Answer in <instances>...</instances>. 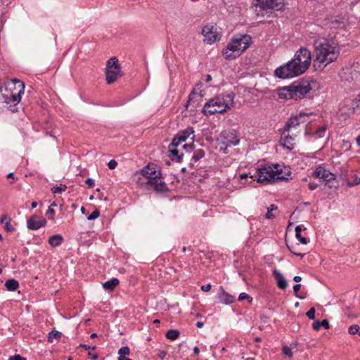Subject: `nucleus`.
I'll return each mask as SVG.
<instances>
[{
    "label": "nucleus",
    "mask_w": 360,
    "mask_h": 360,
    "mask_svg": "<svg viewBox=\"0 0 360 360\" xmlns=\"http://www.w3.org/2000/svg\"><path fill=\"white\" fill-rule=\"evenodd\" d=\"M311 62V51L307 48L302 47L296 51L291 60L276 69L275 75L282 79L298 76L306 72Z\"/></svg>",
    "instance_id": "obj_1"
},
{
    "label": "nucleus",
    "mask_w": 360,
    "mask_h": 360,
    "mask_svg": "<svg viewBox=\"0 0 360 360\" xmlns=\"http://www.w3.org/2000/svg\"><path fill=\"white\" fill-rule=\"evenodd\" d=\"M314 63H319L325 68L327 65L335 61L340 55V47L335 41L321 39L314 41Z\"/></svg>",
    "instance_id": "obj_2"
},
{
    "label": "nucleus",
    "mask_w": 360,
    "mask_h": 360,
    "mask_svg": "<svg viewBox=\"0 0 360 360\" xmlns=\"http://www.w3.org/2000/svg\"><path fill=\"white\" fill-rule=\"evenodd\" d=\"M317 86V82L309 79L295 81L291 85L281 88L278 96L284 99H302L309 97L310 91Z\"/></svg>",
    "instance_id": "obj_3"
},
{
    "label": "nucleus",
    "mask_w": 360,
    "mask_h": 360,
    "mask_svg": "<svg viewBox=\"0 0 360 360\" xmlns=\"http://www.w3.org/2000/svg\"><path fill=\"white\" fill-rule=\"evenodd\" d=\"M24 84L17 79L7 82L0 87V103L4 107L15 106L21 100V94L24 93Z\"/></svg>",
    "instance_id": "obj_4"
},
{
    "label": "nucleus",
    "mask_w": 360,
    "mask_h": 360,
    "mask_svg": "<svg viewBox=\"0 0 360 360\" xmlns=\"http://www.w3.org/2000/svg\"><path fill=\"white\" fill-rule=\"evenodd\" d=\"M233 94L218 95L205 103L202 112L206 115L224 113L233 105Z\"/></svg>",
    "instance_id": "obj_5"
},
{
    "label": "nucleus",
    "mask_w": 360,
    "mask_h": 360,
    "mask_svg": "<svg viewBox=\"0 0 360 360\" xmlns=\"http://www.w3.org/2000/svg\"><path fill=\"white\" fill-rule=\"evenodd\" d=\"M251 41V37L248 34L233 37L222 52L224 58L232 60L238 57L249 47Z\"/></svg>",
    "instance_id": "obj_6"
},
{
    "label": "nucleus",
    "mask_w": 360,
    "mask_h": 360,
    "mask_svg": "<svg viewBox=\"0 0 360 360\" xmlns=\"http://www.w3.org/2000/svg\"><path fill=\"white\" fill-rule=\"evenodd\" d=\"M264 166L258 169L257 180L259 183H274L281 180H288V178L282 174V169L279 165Z\"/></svg>",
    "instance_id": "obj_7"
},
{
    "label": "nucleus",
    "mask_w": 360,
    "mask_h": 360,
    "mask_svg": "<svg viewBox=\"0 0 360 360\" xmlns=\"http://www.w3.org/2000/svg\"><path fill=\"white\" fill-rule=\"evenodd\" d=\"M217 141L220 146L219 151L227 154L229 153V147L239 144V134L235 129L224 130L220 133L219 137L217 139Z\"/></svg>",
    "instance_id": "obj_8"
},
{
    "label": "nucleus",
    "mask_w": 360,
    "mask_h": 360,
    "mask_svg": "<svg viewBox=\"0 0 360 360\" xmlns=\"http://www.w3.org/2000/svg\"><path fill=\"white\" fill-rule=\"evenodd\" d=\"M122 76L120 65L116 57L110 58L106 63L105 79L108 84L115 82L119 77Z\"/></svg>",
    "instance_id": "obj_9"
},
{
    "label": "nucleus",
    "mask_w": 360,
    "mask_h": 360,
    "mask_svg": "<svg viewBox=\"0 0 360 360\" xmlns=\"http://www.w3.org/2000/svg\"><path fill=\"white\" fill-rule=\"evenodd\" d=\"M194 130L193 127H187L184 130H181L179 131L173 139V145H175L176 143L181 144L183 142L186 141L190 136L191 140L193 142L195 139ZM182 148L188 150V149L191 150L193 148V143H191L190 144H184Z\"/></svg>",
    "instance_id": "obj_10"
},
{
    "label": "nucleus",
    "mask_w": 360,
    "mask_h": 360,
    "mask_svg": "<svg viewBox=\"0 0 360 360\" xmlns=\"http://www.w3.org/2000/svg\"><path fill=\"white\" fill-rule=\"evenodd\" d=\"M141 174L147 179L146 184L148 185L152 181H155L156 179L161 178V172L156 170L153 165H148L141 170Z\"/></svg>",
    "instance_id": "obj_11"
},
{
    "label": "nucleus",
    "mask_w": 360,
    "mask_h": 360,
    "mask_svg": "<svg viewBox=\"0 0 360 360\" xmlns=\"http://www.w3.org/2000/svg\"><path fill=\"white\" fill-rule=\"evenodd\" d=\"M314 178L321 179L326 182H331L335 180L336 176L326 169L324 167L318 166L312 174Z\"/></svg>",
    "instance_id": "obj_12"
},
{
    "label": "nucleus",
    "mask_w": 360,
    "mask_h": 360,
    "mask_svg": "<svg viewBox=\"0 0 360 360\" xmlns=\"http://www.w3.org/2000/svg\"><path fill=\"white\" fill-rule=\"evenodd\" d=\"M262 9L279 11L284 6V0H257Z\"/></svg>",
    "instance_id": "obj_13"
},
{
    "label": "nucleus",
    "mask_w": 360,
    "mask_h": 360,
    "mask_svg": "<svg viewBox=\"0 0 360 360\" xmlns=\"http://www.w3.org/2000/svg\"><path fill=\"white\" fill-rule=\"evenodd\" d=\"M202 33L205 36V40H207L210 44H212L220 39V35L217 32L214 26H205L202 28Z\"/></svg>",
    "instance_id": "obj_14"
},
{
    "label": "nucleus",
    "mask_w": 360,
    "mask_h": 360,
    "mask_svg": "<svg viewBox=\"0 0 360 360\" xmlns=\"http://www.w3.org/2000/svg\"><path fill=\"white\" fill-rule=\"evenodd\" d=\"M307 117L308 115L302 112L300 113L298 115L290 117L284 127V131H289L292 127H295L300 123L307 122L306 118Z\"/></svg>",
    "instance_id": "obj_15"
},
{
    "label": "nucleus",
    "mask_w": 360,
    "mask_h": 360,
    "mask_svg": "<svg viewBox=\"0 0 360 360\" xmlns=\"http://www.w3.org/2000/svg\"><path fill=\"white\" fill-rule=\"evenodd\" d=\"M46 220L45 219H39V217L34 215L27 221V228L30 230H38L41 227L45 226Z\"/></svg>",
    "instance_id": "obj_16"
},
{
    "label": "nucleus",
    "mask_w": 360,
    "mask_h": 360,
    "mask_svg": "<svg viewBox=\"0 0 360 360\" xmlns=\"http://www.w3.org/2000/svg\"><path fill=\"white\" fill-rule=\"evenodd\" d=\"M217 297L219 303L224 304H230L235 301V297L226 292L222 287L219 288Z\"/></svg>",
    "instance_id": "obj_17"
},
{
    "label": "nucleus",
    "mask_w": 360,
    "mask_h": 360,
    "mask_svg": "<svg viewBox=\"0 0 360 360\" xmlns=\"http://www.w3.org/2000/svg\"><path fill=\"white\" fill-rule=\"evenodd\" d=\"M294 139L289 134H285V132L282 134L280 139V143L282 146L291 150L294 148Z\"/></svg>",
    "instance_id": "obj_18"
},
{
    "label": "nucleus",
    "mask_w": 360,
    "mask_h": 360,
    "mask_svg": "<svg viewBox=\"0 0 360 360\" xmlns=\"http://www.w3.org/2000/svg\"><path fill=\"white\" fill-rule=\"evenodd\" d=\"M180 144L176 143L175 145H173V141L169 146V152L175 158H172V160H176L178 162H180L183 158V154H179V150L177 149V147Z\"/></svg>",
    "instance_id": "obj_19"
},
{
    "label": "nucleus",
    "mask_w": 360,
    "mask_h": 360,
    "mask_svg": "<svg viewBox=\"0 0 360 360\" xmlns=\"http://www.w3.org/2000/svg\"><path fill=\"white\" fill-rule=\"evenodd\" d=\"M159 179H156L155 181H152L148 184V188L153 187V189L157 192H165L167 191V186L166 184L162 181H158Z\"/></svg>",
    "instance_id": "obj_20"
},
{
    "label": "nucleus",
    "mask_w": 360,
    "mask_h": 360,
    "mask_svg": "<svg viewBox=\"0 0 360 360\" xmlns=\"http://www.w3.org/2000/svg\"><path fill=\"white\" fill-rule=\"evenodd\" d=\"M274 275L277 281L278 287L281 290H285L287 288V282L281 273L279 271L274 270Z\"/></svg>",
    "instance_id": "obj_21"
},
{
    "label": "nucleus",
    "mask_w": 360,
    "mask_h": 360,
    "mask_svg": "<svg viewBox=\"0 0 360 360\" xmlns=\"http://www.w3.org/2000/svg\"><path fill=\"white\" fill-rule=\"evenodd\" d=\"M63 241V238L60 234L53 235L49 239V245L53 248L59 246Z\"/></svg>",
    "instance_id": "obj_22"
},
{
    "label": "nucleus",
    "mask_w": 360,
    "mask_h": 360,
    "mask_svg": "<svg viewBox=\"0 0 360 360\" xmlns=\"http://www.w3.org/2000/svg\"><path fill=\"white\" fill-rule=\"evenodd\" d=\"M118 284L119 280L117 278H113L109 281H105L103 284V287L104 289L111 291L113 290Z\"/></svg>",
    "instance_id": "obj_23"
},
{
    "label": "nucleus",
    "mask_w": 360,
    "mask_h": 360,
    "mask_svg": "<svg viewBox=\"0 0 360 360\" xmlns=\"http://www.w3.org/2000/svg\"><path fill=\"white\" fill-rule=\"evenodd\" d=\"M5 287L8 291H15L19 287V283L18 281L14 278L8 279L5 282Z\"/></svg>",
    "instance_id": "obj_24"
},
{
    "label": "nucleus",
    "mask_w": 360,
    "mask_h": 360,
    "mask_svg": "<svg viewBox=\"0 0 360 360\" xmlns=\"http://www.w3.org/2000/svg\"><path fill=\"white\" fill-rule=\"evenodd\" d=\"M321 326H323L326 329H328L330 327L329 323L326 319H323L321 321H315L312 323V328L314 330H319L320 329Z\"/></svg>",
    "instance_id": "obj_25"
},
{
    "label": "nucleus",
    "mask_w": 360,
    "mask_h": 360,
    "mask_svg": "<svg viewBox=\"0 0 360 360\" xmlns=\"http://www.w3.org/2000/svg\"><path fill=\"white\" fill-rule=\"evenodd\" d=\"M301 226H297L295 227V236L302 244L307 245L309 242V240L301 235Z\"/></svg>",
    "instance_id": "obj_26"
},
{
    "label": "nucleus",
    "mask_w": 360,
    "mask_h": 360,
    "mask_svg": "<svg viewBox=\"0 0 360 360\" xmlns=\"http://www.w3.org/2000/svg\"><path fill=\"white\" fill-rule=\"evenodd\" d=\"M205 155V152L204 150H202L201 148L197 149L193 153V155L192 156V160H193L194 162H198L200 159L204 158Z\"/></svg>",
    "instance_id": "obj_27"
},
{
    "label": "nucleus",
    "mask_w": 360,
    "mask_h": 360,
    "mask_svg": "<svg viewBox=\"0 0 360 360\" xmlns=\"http://www.w3.org/2000/svg\"><path fill=\"white\" fill-rule=\"evenodd\" d=\"M179 335L180 333L179 330L171 329L166 333L165 336L167 339L170 340H175L179 337Z\"/></svg>",
    "instance_id": "obj_28"
},
{
    "label": "nucleus",
    "mask_w": 360,
    "mask_h": 360,
    "mask_svg": "<svg viewBox=\"0 0 360 360\" xmlns=\"http://www.w3.org/2000/svg\"><path fill=\"white\" fill-rule=\"evenodd\" d=\"M299 244H296L295 245H287L288 250L294 255H297V256H299L300 257H304V256L305 255V253H302L300 252H298L297 251V249L299 248Z\"/></svg>",
    "instance_id": "obj_29"
},
{
    "label": "nucleus",
    "mask_w": 360,
    "mask_h": 360,
    "mask_svg": "<svg viewBox=\"0 0 360 360\" xmlns=\"http://www.w3.org/2000/svg\"><path fill=\"white\" fill-rule=\"evenodd\" d=\"M61 333L57 330H51L48 337V341L52 342L53 339L59 340L61 338Z\"/></svg>",
    "instance_id": "obj_30"
},
{
    "label": "nucleus",
    "mask_w": 360,
    "mask_h": 360,
    "mask_svg": "<svg viewBox=\"0 0 360 360\" xmlns=\"http://www.w3.org/2000/svg\"><path fill=\"white\" fill-rule=\"evenodd\" d=\"M277 208L278 207H277V206L276 205H274V204L271 205L270 207L267 208V212L266 214V219H274L276 217V216L274 214H272V212L274 210H277Z\"/></svg>",
    "instance_id": "obj_31"
},
{
    "label": "nucleus",
    "mask_w": 360,
    "mask_h": 360,
    "mask_svg": "<svg viewBox=\"0 0 360 360\" xmlns=\"http://www.w3.org/2000/svg\"><path fill=\"white\" fill-rule=\"evenodd\" d=\"M355 108H360V94L355 98L354 101H352V108L349 109V113H354L355 111Z\"/></svg>",
    "instance_id": "obj_32"
},
{
    "label": "nucleus",
    "mask_w": 360,
    "mask_h": 360,
    "mask_svg": "<svg viewBox=\"0 0 360 360\" xmlns=\"http://www.w3.org/2000/svg\"><path fill=\"white\" fill-rule=\"evenodd\" d=\"M67 188V186L65 184H60L59 186H53L51 188V191L53 193H60L63 191H65Z\"/></svg>",
    "instance_id": "obj_33"
},
{
    "label": "nucleus",
    "mask_w": 360,
    "mask_h": 360,
    "mask_svg": "<svg viewBox=\"0 0 360 360\" xmlns=\"http://www.w3.org/2000/svg\"><path fill=\"white\" fill-rule=\"evenodd\" d=\"M359 331H360V327H359V326H358L356 324L352 325L351 326L349 327V329H348V333L350 335H355L357 333L359 335Z\"/></svg>",
    "instance_id": "obj_34"
},
{
    "label": "nucleus",
    "mask_w": 360,
    "mask_h": 360,
    "mask_svg": "<svg viewBox=\"0 0 360 360\" xmlns=\"http://www.w3.org/2000/svg\"><path fill=\"white\" fill-rule=\"evenodd\" d=\"M326 125H323L319 127L316 131V134L319 138H323L325 136V133L326 131Z\"/></svg>",
    "instance_id": "obj_35"
},
{
    "label": "nucleus",
    "mask_w": 360,
    "mask_h": 360,
    "mask_svg": "<svg viewBox=\"0 0 360 360\" xmlns=\"http://www.w3.org/2000/svg\"><path fill=\"white\" fill-rule=\"evenodd\" d=\"M118 354L120 356H125L130 354V349L127 346L122 347L119 349Z\"/></svg>",
    "instance_id": "obj_36"
},
{
    "label": "nucleus",
    "mask_w": 360,
    "mask_h": 360,
    "mask_svg": "<svg viewBox=\"0 0 360 360\" xmlns=\"http://www.w3.org/2000/svg\"><path fill=\"white\" fill-rule=\"evenodd\" d=\"M100 215V212L98 210L96 209L94 212H92L87 217V219L91 221V220H94L96 219H97Z\"/></svg>",
    "instance_id": "obj_37"
},
{
    "label": "nucleus",
    "mask_w": 360,
    "mask_h": 360,
    "mask_svg": "<svg viewBox=\"0 0 360 360\" xmlns=\"http://www.w3.org/2000/svg\"><path fill=\"white\" fill-rule=\"evenodd\" d=\"M244 300H248L250 303H251L252 301V298L250 296H249L245 292H242L239 295L238 300L241 301Z\"/></svg>",
    "instance_id": "obj_38"
},
{
    "label": "nucleus",
    "mask_w": 360,
    "mask_h": 360,
    "mask_svg": "<svg viewBox=\"0 0 360 360\" xmlns=\"http://www.w3.org/2000/svg\"><path fill=\"white\" fill-rule=\"evenodd\" d=\"M283 354L288 356V357H291L292 356V349L288 346H284L283 347Z\"/></svg>",
    "instance_id": "obj_39"
},
{
    "label": "nucleus",
    "mask_w": 360,
    "mask_h": 360,
    "mask_svg": "<svg viewBox=\"0 0 360 360\" xmlns=\"http://www.w3.org/2000/svg\"><path fill=\"white\" fill-rule=\"evenodd\" d=\"M316 310L314 307H311L306 314L307 316L311 320L315 319Z\"/></svg>",
    "instance_id": "obj_40"
},
{
    "label": "nucleus",
    "mask_w": 360,
    "mask_h": 360,
    "mask_svg": "<svg viewBox=\"0 0 360 360\" xmlns=\"http://www.w3.org/2000/svg\"><path fill=\"white\" fill-rule=\"evenodd\" d=\"M54 214L55 210L51 207V206H49L48 210L46 212V215L49 217V219H53Z\"/></svg>",
    "instance_id": "obj_41"
},
{
    "label": "nucleus",
    "mask_w": 360,
    "mask_h": 360,
    "mask_svg": "<svg viewBox=\"0 0 360 360\" xmlns=\"http://www.w3.org/2000/svg\"><path fill=\"white\" fill-rule=\"evenodd\" d=\"M4 229L8 232H11L14 230V228L10 221H7L4 225Z\"/></svg>",
    "instance_id": "obj_42"
},
{
    "label": "nucleus",
    "mask_w": 360,
    "mask_h": 360,
    "mask_svg": "<svg viewBox=\"0 0 360 360\" xmlns=\"http://www.w3.org/2000/svg\"><path fill=\"white\" fill-rule=\"evenodd\" d=\"M117 165V162L115 160H111L108 163V167L110 169H115Z\"/></svg>",
    "instance_id": "obj_43"
},
{
    "label": "nucleus",
    "mask_w": 360,
    "mask_h": 360,
    "mask_svg": "<svg viewBox=\"0 0 360 360\" xmlns=\"http://www.w3.org/2000/svg\"><path fill=\"white\" fill-rule=\"evenodd\" d=\"M9 360H26V359L22 357L19 354H15L13 356H10Z\"/></svg>",
    "instance_id": "obj_44"
},
{
    "label": "nucleus",
    "mask_w": 360,
    "mask_h": 360,
    "mask_svg": "<svg viewBox=\"0 0 360 360\" xmlns=\"http://www.w3.org/2000/svg\"><path fill=\"white\" fill-rule=\"evenodd\" d=\"M85 183L88 185L89 188H92L94 186V180L91 178L86 179Z\"/></svg>",
    "instance_id": "obj_45"
},
{
    "label": "nucleus",
    "mask_w": 360,
    "mask_h": 360,
    "mask_svg": "<svg viewBox=\"0 0 360 360\" xmlns=\"http://www.w3.org/2000/svg\"><path fill=\"white\" fill-rule=\"evenodd\" d=\"M80 347H83L85 349H91V350H94L96 349V347L95 345L94 346H90V345H85V344H81L80 345Z\"/></svg>",
    "instance_id": "obj_46"
},
{
    "label": "nucleus",
    "mask_w": 360,
    "mask_h": 360,
    "mask_svg": "<svg viewBox=\"0 0 360 360\" xmlns=\"http://www.w3.org/2000/svg\"><path fill=\"white\" fill-rule=\"evenodd\" d=\"M211 285L210 284H206L201 286V290L204 292H208L211 289Z\"/></svg>",
    "instance_id": "obj_47"
},
{
    "label": "nucleus",
    "mask_w": 360,
    "mask_h": 360,
    "mask_svg": "<svg viewBox=\"0 0 360 360\" xmlns=\"http://www.w3.org/2000/svg\"><path fill=\"white\" fill-rule=\"evenodd\" d=\"M300 288H301V285L300 284H295L293 286V290H294V292H295V294L296 295L297 297H299L298 295H297V292L300 290Z\"/></svg>",
    "instance_id": "obj_48"
},
{
    "label": "nucleus",
    "mask_w": 360,
    "mask_h": 360,
    "mask_svg": "<svg viewBox=\"0 0 360 360\" xmlns=\"http://www.w3.org/2000/svg\"><path fill=\"white\" fill-rule=\"evenodd\" d=\"M308 187H309V190L314 191L318 187V184L316 183H314V182H310L308 184Z\"/></svg>",
    "instance_id": "obj_49"
},
{
    "label": "nucleus",
    "mask_w": 360,
    "mask_h": 360,
    "mask_svg": "<svg viewBox=\"0 0 360 360\" xmlns=\"http://www.w3.org/2000/svg\"><path fill=\"white\" fill-rule=\"evenodd\" d=\"M88 356L91 357V359L93 360H96L98 359V355L96 354H92L90 352L88 353Z\"/></svg>",
    "instance_id": "obj_50"
},
{
    "label": "nucleus",
    "mask_w": 360,
    "mask_h": 360,
    "mask_svg": "<svg viewBox=\"0 0 360 360\" xmlns=\"http://www.w3.org/2000/svg\"><path fill=\"white\" fill-rule=\"evenodd\" d=\"M45 134H46V135H50L51 136H53L54 138H56V133L53 131H50V132L46 131Z\"/></svg>",
    "instance_id": "obj_51"
},
{
    "label": "nucleus",
    "mask_w": 360,
    "mask_h": 360,
    "mask_svg": "<svg viewBox=\"0 0 360 360\" xmlns=\"http://www.w3.org/2000/svg\"><path fill=\"white\" fill-rule=\"evenodd\" d=\"M293 280L298 283V282H300L302 281V277L300 276H295L294 278H293Z\"/></svg>",
    "instance_id": "obj_52"
},
{
    "label": "nucleus",
    "mask_w": 360,
    "mask_h": 360,
    "mask_svg": "<svg viewBox=\"0 0 360 360\" xmlns=\"http://www.w3.org/2000/svg\"><path fill=\"white\" fill-rule=\"evenodd\" d=\"M203 326H204V323H203L202 322L198 321V322L196 323V326H197L198 328H202V327H203Z\"/></svg>",
    "instance_id": "obj_53"
},
{
    "label": "nucleus",
    "mask_w": 360,
    "mask_h": 360,
    "mask_svg": "<svg viewBox=\"0 0 360 360\" xmlns=\"http://www.w3.org/2000/svg\"><path fill=\"white\" fill-rule=\"evenodd\" d=\"M193 352L195 354H198L200 353V349L198 347H195L193 348Z\"/></svg>",
    "instance_id": "obj_54"
},
{
    "label": "nucleus",
    "mask_w": 360,
    "mask_h": 360,
    "mask_svg": "<svg viewBox=\"0 0 360 360\" xmlns=\"http://www.w3.org/2000/svg\"><path fill=\"white\" fill-rule=\"evenodd\" d=\"M8 179H14V174L13 172H10L6 175Z\"/></svg>",
    "instance_id": "obj_55"
},
{
    "label": "nucleus",
    "mask_w": 360,
    "mask_h": 360,
    "mask_svg": "<svg viewBox=\"0 0 360 360\" xmlns=\"http://www.w3.org/2000/svg\"><path fill=\"white\" fill-rule=\"evenodd\" d=\"M195 94V90H193L192 92L191 93V94L189 95V99L187 103H189L191 101L192 95ZM188 103L186 104V107H188Z\"/></svg>",
    "instance_id": "obj_56"
},
{
    "label": "nucleus",
    "mask_w": 360,
    "mask_h": 360,
    "mask_svg": "<svg viewBox=\"0 0 360 360\" xmlns=\"http://www.w3.org/2000/svg\"><path fill=\"white\" fill-rule=\"evenodd\" d=\"M118 360H132V359L127 358L126 356H119Z\"/></svg>",
    "instance_id": "obj_57"
},
{
    "label": "nucleus",
    "mask_w": 360,
    "mask_h": 360,
    "mask_svg": "<svg viewBox=\"0 0 360 360\" xmlns=\"http://www.w3.org/2000/svg\"><path fill=\"white\" fill-rule=\"evenodd\" d=\"M356 142L357 146H360V135H359L356 139Z\"/></svg>",
    "instance_id": "obj_58"
},
{
    "label": "nucleus",
    "mask_w": 360,
    "mask_h": 360,
    "mask_svg": "<svg viewBox=\"0 0 360 360\" xmlns=\"http://www.w3.org/2000/svg\"><path fill=\"white\" fill-rule=\"evenodd\" d=\"M211 80H212V77H211V75H206V82H210V81H211Z\"/></svg>",
    "instance_id": "obj_59"
},
{
    "label": "nucleus",
    "mask_w": 360,
    "mask_h": 360,
    "mask_svg": "<svg viewBox=\"0 0 360 360\" xmlns=\"http://www.w3.org/2000/svg\"><path fill=\"white\" fill-rule=\"evenodd\" d=\"M254 341L256 342H259L262 341V339L259 338V337H256L255 339H254Z\"/></svg>",
    "instance_id": "obj_60"
},
{
    "label": "nucleus",
    "mask_w": 360,
    "mask_h": 360,
    "mask_svg": "<svg viewBox=\"0 0 360 360\" xmlns=\"http://www.w3.org/2000/svg\"><path fill=\"white\" fill-rule=\"evenodd\" d=\"M37 206V202H32V208H35Z\"/></svg>",
    "instance_id": "obj_61"
},
{
    "label": "nucleus",
    "mask_w": 360,
    "mask_h": 360,
    "mask_svg": "<svg viewBox=\"0 0 360 360\" xmlns=\"http://www.w3.org/2000/svg\"><path fill=\"white\" fill-rule=\"evenodd\" d=\"M80 210L82 214H86V209L84 207H82Z\"/></svg>",
    "instance_id": "obj_62"
},
{
    "label": "nucleus",
    "mask_w": 360,
    "mask_h": 360,
    "mask_svg": "<svg viewBox=\"0 0 360 360\" xmlns=\"http://www.w3.org/2000/svg\"><path fill=\"white\" fill-rule=\"evenodd\" d=\"M91 338H95L97 337V334L96 333H94L91 335Z\"/></svg>",
    "instance_id": "obj_63"
},
{
    "label": "nucleus",
    "mask_w": 360,
    "mask_h": 360,
    "mask_svg": "<svg viewBox=\"0 0 360 360\" xmlns=\"http://www.w3.org/2000/svg\"><path fill=\"white\" fill-rule=\"evenodd\" d=\"M248 177V174H243L240 175V178L241 179H245V178H247Z\"/></svg>",
    "instance_id": "obj_64"
}]
</instances>
